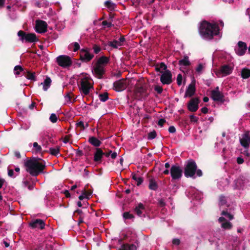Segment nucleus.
Instances as JSON below:
<instances>
[{"label":"nucleus","mask_w":250,"mask_h":250,"mask_svg":"<svg viewBox=\"0 0 250 250\" xmlns=\"http://www.w3.org/2000/svg\"><path fill=\"white\" fill-rule=\"evenodd\" d=\"M49 119L52 123H55L57 121L58 117L55 114L52 113L51 114Z\"/></svg>","instance_id":"nucleus-39"},{"label":"nucleus","mask_w":250,"mask_h":250,"mask_svg":"<svg viewBox=\"0 0 250 250\" xmlns=\"http://www.w3.org/2000/svg\"><path fill=\"white\" fill-rule=\"evenodd\" d=\"M201 36L207 40H211L213 36L219 35L218 26L214 23H210L206 21L201 23L199 27Z\"/></svg>","instance_id":"nucleus-1"},{"label":"nucleus","mask_w":250,"mask_h":250,"mask_svg":"<svg viewBox=\"0 0 250 250\" xmlns=\"http://www.w3.org/2000/svg\"><path fill=\"white\" fill-rule=\"evenodd\" d=\"M25 77L29 80H34L35 79V74L30 72H27Z\"/></svg>","instance_id":"nucleus-40"},{"label":"nucleus","mask_w":250,"mask_h":250,"mask_svg":"<svg viewBox=\"0 0 250 250\" xmlns=\"http://www.w3.org/2000/svg\"><path fill=\"white\" fill-rule=\"evenodd\" d=\"M65 194L67 197H70V193H69V192L68 191H67V190L65 191Z\"/></svg>","instance_id":"nucleus-63"},{"label":"nucleus","mask_w":250,"mask_h":250,"mask_svg":"<svg viewBox=\"0 0 250 250\" xmlns=\"http://www.w3.org/2000/svg\"><path fill=\"white\" fill-rule=\"evenodd\" d=\"M8 175L10 177H14V171L12 169H10V170H8Z\"/></svg>","instance_id":"nucleus-57"},{"label":"nucleus","mask_w":250,"mask_h":250,"mask_svg":"<svg viewBox=\"0 0 250 250\" xmlns=\"http://www.w3.org/2000/svg\"><path fill=\"white\" fill-rule=\"evenodd\" d=\"M170 173L172 179L178 180L182 177L183 170L178 165H175L171 167Z\"/></svg>","instance_id":"nucleus-7"},{"label":"nucleus","mask_w":250,"mask_h":250,"mask_svg":"<svg viewBox=\"0 0 250 250\" xmlns=\"http://www.w3.org/2000/svg\"><path fill=\"white\" fill-rule=\"evenodd\" d=\"M93 57V55L90 52V50L88 48L83 49L80 51V58L83 62H89Z\"/></svg>","instance_id":"nucleus-9"},{"label":"nucleus","mask_w":250,"mask_h":250,"mask_svg":"<svg viewBox=\"0 0 250 250\" xmlns=\"http://www.w3.org/2000/svg\"><path fill=\"white\" fill-rule=\"evenodd\" d=\"M165 123H166V120L163 119H161L159 120V121L158 122V125L162 127Z\"/></svg>","instance_id":"nucleus-51"},{"label":"nucleus","mask_w":250,"mask_h":250,"mask_svg":"<svg viewBox=\"0 0 250 250\" xmlns=\"http://www.w3.org/2000/svg\"><path fill=\"white\" fill-rule=\"evenodd\" d=\"M208 109L206 107H203L202 108V111L204 113H206L208 112Z\"/></svg>","instance_id":"nucleus-59"},{"label":"nucleus","mask_w":250,"mask_h":250,"mask_svg":"<svg viewBox=\"0 0 250 250\" xmlns=\"http://www.w3.org/2000/svg\"><path fill=\"white\" fill-rule=\"evenodd\" d=\"M124 41V38L121 37L118 40L109 42L108 45L114 48H118L123 45Z\"/></svg>","instance_id":"nucleus-23"},{"label":"nucleus","mask_w":250,"mask_h":250,"mask_svg":"<svg viewBox=\"0 0 250 250\" xmlns=\"http://www.w3.org/2000/svg\"><path fill=\"white\" fill-rule=\"evenodd\" d=\"M179 64L180 65V69L184 71V69H186V67L190 65V62L189 61L188 58L187 56L179 61Z\"/></svg>","instance_id":"nucleus-21"},{"label":"nucleus","mask_w":250,"mask_h":250,"mask_svg":"<svg viewBox=\"0 0 250 250\" xmlns=\"http://www.w3.org/2000/svg\"><path fill=\"white\" fill-rule=\"evenodd\" d=\"M199 101L197 99L191 100L188 105V109L192 112L196 111L198 108Z\"/></svg>","instance_id":"nucleus-20"},{"label":"nucleus","mask_w":250,"mask_h":250,"mask_svg":"<svg viewBox=\"0 0 250 250\" xmlns=\"http://www.w3.org/2000/svg\"><path fill=\"white\" fill-rule=\"evenodd\" d=\"M93 49L95 53L97 54L101 51V48L100 46L95 44L93 47Z\"/></svg>","instance_id":"nucleus-44"},{"label":"nucleus","mask_w":250,"mask_h":250,"mask_svg":"<svg viewBox=\"0 0 250 250\" xmlns=\"http://www.w3.org/2000/svg\"><path fill=\"white\" fill-rule=\"evenodd\" d=\"M110 152H111V151L104 152L100 148H97L96 152L94 153V160L95 162L101 161L103 155H104L106 157H108L110 156Z\"/></svg>","instance_id":"nucleus-11"},{"label":"nucleus","mask_w":250,"mask_h":250,"mask_svg":"<svg viewBox=\"0 0 250 250\" xmlns=\"http://www.w3.org/2000/svg\"><path fill=\"white\" fill-rule=\"evenodd\" d=\"M104 67L96 63L93 71L94 74L98 78H101L105 72Z\"/></svg>","instance_id":"nucleus-12"},{"label":"nucleus","mask_w":250,"mask_h":250,"mask_svg":"<svg viewBox=\"0 0 250 250\" xmlns=\"http://www.w3.org/2000/svg\"><path fill=\"white\" fill-rule=\"evenodd\" d=\"M4 182V180L3 179H0V188H1V187L3 185Z\"/></svg>","instance_id":"nucleus-61"},{"label":"nucleus","mask_w":250,"mask_h":250,"mask_svg":"<svg viewBox=\"0 0 250 250\" xmlns=\"http://www.w3.org/2000/svg\"><path fill=\"white\" fill-rule=\"evenodd\" d=\"M195 79L193 77L191 79V82L186 91L185 97H191L194 94L195 92Z\"/></svg>","instance_id":"nucleus-10"},{"label":"nucleus","mask_w":250,"mask_h":250,"mask_svg":"<svg viewBox=\"0 0 250 250\" xmlns=\"http://www.w3.org/2000/svg\"><path fill=\"white\" fill-rule=\"evenodd\" d=\"M165 166L166 168H168L170 167V165L168 163H167L165 164Z\"/></svg>","instance_id":"nucleus-64"},{"label":"nucleus","mask_w":250,"mask_h":250,"mask_svg":"<svg viewBox=\"0 0 250 250\" xmlns=\"http://www.w3.org/2000/svg\"><path fill=\"white\" fill-rule=\"evenodd\" d=\"M23 71V68L20 65H17L14 68V73L15 75L20 74V72Z\"/></svg>","instance_id":"nucleus-35"},{"label":"nucleus","mask_w":250,"mask_h":250,"mask_svg":"<svg viewBox=\"0 0 250 250\" xmlns=\"http://www.w3.org/2000/svg\"><path fill=\"white\" fill-rule=\"evenodd\" d=\"M161 82L164 84H168L171 82V75L170 71L167 70L162 74Z\"/></svg>","instance_id":"nucleus-13"},{"label":"nucleus","mask_w":250,"mask_h":250,"mask_svg":"<svg viewBox=\"0 0 250 250\" xmlns=\"http://www.w3.org/2000/svg\"><path fill=\"white\" fill-rule=\"evenodd\" d=\"M204 67V65L203 64L200 63L197 67L196 71L197 72L200 74L203 72Z\"/></svg>","instance_id":"nucleus-41"},{"label":"nucleus","mask_w":250,"mask_h":250,"mask_svg":"<svg viewBox=\"0 0 250 250\" xmlns=\"http://www.w3.org/2000/svg\"><path fill=\"white\" fill-rule=\"evenodd\" d=\"M226 203V198L225 197L220 196L219 198V204L221 205L224 204Z\"/></svg>","instance_id":"nucleus-47"},{"label":"nucleus","mask_w":250,"mask_h":250,"mask_svg":"<svg viewBox=\"0 0 250 250\" xmlns=\"http://www.w3.org/2000/svg\"><path fill=\"white\" fill-rule=\"evenodd\" d=\"M197 166L194 161L192 160L189 161L185 168V175L187 177H192L194 176L195 174L198 176H201L202 175V171L200 169L197 170Z\"/></svg>","instance_id":"nucleus-4"},{"label":"nucleus","mask_w":250,"mask_h":250,"mask_svg":"<svg viewBox=\"0 0 250 250\" xmlns=\"http://www.w3.org/2000/svg\"><path fill=\"white\" fill-rule=\"evenodd\" d=\"M91 194V192L90 191H86L85 190L82 191V194L79 196V199L80 200H82L84 199H89L90 196Z\"/></svg>","instance_id":"nucleus-29"},{"label":"nucleus","mask_w":250,"mask_h":250,"mask_svg":"<svg viewBox=\"0 0 250 250\" xmlns=\"http://www.w3.org/2000/svg\"><path fill=\"white\" fill-rule=\"evenodd\" d=\"M18 35L22 42L25 41L26 42H33L38 41L36 35L33 33L25 34L23 31H20Z\"/></svg>","instance_id":"nucleus-6"},{"label":"nucleus","mask_w":250,"mask_h":250,"mask_svg":"<svg viewBox=\"0 0 250 250\" xmlns=\"http://www.w3.org/2000/svg\"><path fill=\"white\" fill-rule=\"evenodd\" d=\"M30 225L33 228H38L42 229L44 227V222L41 219H37L35 221L31 222Z\"/></svg>","instance_id":"nucleus-22"},{"label":"nucleus","mask_w":250,"mask_h":250,"mask_svg":"<svg viewBox=\"0 0 250 250\" xmlns=\"http://www.w3.org/2000/svg\"><path fill=\"white\" fill-rule=\"evenodd\" d=\"M167 66L164 63H161L159 64H157L155 66V69L157 71H159L161 73H164L167 71Z\"/></svg>","instance_id":"nucleus-28"},{"label":"nucleus","mask_w":250,"mask_h":250,"mask_svg":"<svg viewBox=\"0 0 250 250\" xmlns=\"http://www.w3.org/2000/svg\"><path fill=\"white\" fill-rule=\"evenodd\" d=\"M138 247L137 243L131 245L126 244L123 245L119 250H137Z\"/></svg>","instance_id":"nucleus-24"},{"label":"nucleus","mask_w":250,"mask_h":250,"mask_svg":"<svg viewBox=\"0 0 250 250\" xmlns=\"http://www.w3.org/2000/svg\"><path fill=\"white\" fill-rule=\"evenodd\" d=\"M149 187L150 189L155 190L157 188V184L153 180H150L149 182Z\"/></svg>","instance_id":"nucleus-33"},{"label":"nucleus","mask_w":250,"mask_h":250,"mask_svg":"<svg viewBox=\"0 0 250 250\" xmlns=\"http://www.w3.org/2000/svg\"><path fill=\"white\" fill-rule=\"evenodd\" d=\"M132 178L137 182V185L138 186L140 185L143 182V180L141 178L137 177L135 175H133L132 176Z\"/></svg>","instance_id":"nucleus-37"},{"label":"nucleus","mask_w":250,"mask_h":250,"mask_svg":"<svg viewBox=\"0 0 250 250\" xmlns=\"http://www.w3.org/2000/svg\"><path fill=\"white\" fill-rule=\"evenodd\" d=\"M26 169L32 176H37L43 171L45 167V162L40 159L33 158L24 162Z\"/></svg>","instance_id":"nucleus-2"},{"label":"nucleus","mask_w":250,"mask_h":250,"mask_svg":"<svg viewBox=\"0 0 250 250\" xmlns=\"http://www.w3.org/2000/svg\"><path fill=\"white\" fill-rule=\"evenodd\" d=\"M190 119L191 122L196 123L198 121L197 117L193 115L190 116Z\"/></svg>","instance_id":"nucleus-48"},{"label":"nucleus","mask_w":250,"mask_h":250,"mask_svg":"<svg viewBox=\"0 0 250 250\" xmlns=\"http://www.w3.org/2000/svg\"><path fill=\"white\" fill-rule=\"evenodd\" d=\"M80 48V45L78 43L75 42L74 44V51H77Z\"/></svg>","instance_id":"nucleus-50"},{"label":"nucleus","mask_w":250,"mask_h":250,"mask_svg":"<svg viewBox=\"0 0 250 250\" xmlns=\"http://www.w3.org/2000/svg\"><path fill=\"white\" fill-rule=\"evenodd\" d=\"M155 90L158 93H161L162 91H163V89L160 86H158V85H157L155 86Z\"/></svg>","instance_id":"nucleus-49"},{"label":"nucleus","mask_w":250,"mask_h":250,"mask_svg":"<svg viewBox=\"0 0 250 250\" xmlns=\"http://www.w3.org/2000/svg\"><path fill=\"white\" fill-rule=\"evenodd\" d=\"M99 98L101 101L105 102L108 99V95L106 93L99 95Z\"/></svg>","instance_id":"nucleus-38"},{"label":"nucleus","mask_w":250,"mask_h":250,"mask_svg":"<svg viewBox=\"0 0 250 250\" xmlns=\"http://www.w3.org/2000/svg\"><path fill=\"white\" fill-rule=\"evenodd\" d=\"M65 100L67 102L70 101L71 100V97L69 94H67L65 96Z\"/></svg>","instance_id":"nucleus-58"},{"label":"nucleus","mask_w":250,"mask_h":250,"mask_svg":"<svg viewBox=\"0 0 250 250\" xmlns=\"http://www.w3.org/2000/svg\"><path fill=\"white\" fill-rule=\"evenodd\" d=\"M221 215L222 216L218 219L221 227L225 229H230L232 227V225L231 223L228 221V220H231L233 219V215L225 211H222Z\"/></svg>","instance_id":"nucleus-5"},{"label":"nucleus","mask_w":250,"mask_h":250,"mask_svg":"<svg viewBox=\"0 0 250 250\" xmlns=\"http://www.w3.org/2000/svg\"><path fill=\"white\" fill-rule=\"evenodd\" d=\"M182 82V76L181 74H179L177 77V83L179 85H181Z\"/></svg>","instance_id":"nucleus-45"},{"label":"nucleus","mask_w":250,"mask_h":250,"mask_svg":"<svg viewBox=\"0 0 250 250\" xmlns=\"http://www.w3.org/2000/svg\"><path fill=\"white\" fill-rule=\"evenodd\" d=\"M50 152L52 155L57 156L59 154V150L58 147L50 148Z\"/></svg>","instance_id":"nucleus-34"},{"label":"nucleus","mask_w":250,"mask_h":250,"mask_svg":"<svg viewBox=\"0 0 250 250\" xmlns=\"http://www.w3.org/2000/svg\"><path fill=\"white\" fill-rule=\"evenodd\" d=\"M47 24L42 21H36V30L40 33H44L46 30Z\"/></svg>","instance_id":"nucleus-16"},{"label":"nucleus","mask_w":250,"mask_h":250,"mask_svg":"<svg viewBox=\"0 0 250 250\" xmlns=\"http://www.w3.org/2000/svg\"><path fill=\"white\" fill-rule=\"evenodd\" d=\"M211 98L214 101H222L223 96L222 94L219 91L218 87H216L214 90L212 91Z\"/></svg>","instance_id":"nucleus-19"},{"label":"nucleus","mask_w":250,"mask_h":250,"mask_svg":"<svg viewBox=\"0 0 250 250\" xmlns=\"http://www.w3.org/2000/svg\"><path fill=\"white\" fill-rule=\"evenodd\" d=\"M4 1H5V0H0V7H1L3 6Z\"/></svg>","instance_id":"nucleus-60"},{"label":"nucleus","mask_w":250,"mask_h":250,"mask_svg":"<svg viewBox=\"0 0 250 250\" xmlns=\"http://www.w3.org/2000/svg\"><path fill=\"white\" fill-rule=\"evenodd\" d=\"M104 5L110 11H112L116 8L115 4L109 1H105Z\"/></svg>","instance_id":"nucleus-31"},{"label":"nucleus","mask_w":250,"mask_h":250,"mask_svg":"<svg viewBox=\"0 0 250 250\" xmlns=\"http://www.w3.org/2000/svg\"><path fill=\"white\" fill-rule=\"evenodd\" d=\"M247 49V46L245 43L239 42L238 46L235 48V50L236 54L239 56L243 55Z\"/></svg>","instance_id":"nucleus-17"},{"label":"nucleus","mask_w":250,"mask_h":250,"mask_svg":"<svg viewBox=\"0 0 250 250\" xmlns=\"http://www.w3.org/2000/svg\"><path fill=\"white\" fill-rule=\"evenodd\" d=\"M237 162L238 164H242L244 163V159L241 157H239L237 159Z\"/></svg>","instance_id":"nucleus-52"},{"label":"nucleus","mask_w":250,"mask_h":250,"mask_svg":"<svg viewBox=\"0 0 250 250\" xmlns=\"http://www.w3.org/2000/svg\"><path fill=\"white\" fill-rule=\"evenodd\" d=\"M89 142L94 146H98L100 145V142L95 137H91L89 139Z\"/></svg>","instance_id":"nucleus-32"},{"label":"nucleus","mask_w":250,"mask_h":250,"mask_svg":"<svg viewBox=\"0 0 250 250\" xmlns=\"http://www.w3.org/2000/svg\"><path fill=\"white\" fill-rule=\"evenodd\" d=\"M156 136V133L155 131L151 132L148 134V138L150 139H154Z\"/></svg>","instance_id":"nucleus-46"},{"label":"nucleus","mask_w":250,"mask_h":250,"mask_svg":"<svg viewBox=\"0 0 250 250\" xmlns=\"http://www.w3.org/2000/svg\"><path fill=\"white\" fill-rule=\"evenodd\" d=\"M79 88L81 92L85 95L93 89V81L88 75H83L81 77Z\"/></svg>","instance_id":"nucleus-3"},{"label":"nucleus","mask_w":250,"mask_h":250,"mask_svg":"<svg viewBox=\"0 0 250 250\" xmlns=\"http://www.w3.org/2000/svg\"><path fill=\"white\" fill-rule=\"evenodd\" d=\"M163 173L165 174H168L169 173V171L168 169H166L163 171Z\"/></svg>","instance_id":"nucleus-62"},{"label":"nucleus","mask_w":250,"mask_h":250,"mask_svg":"<svg viewBox=\"0 0 250 250\" xmlns=\"http://www.w3.org/2000/svg\"><path fill=\"white\" fill-rule=\"evenodd\" d=\"M51 80L49 77H46L43 83L41 84L43 85V89L46 91L50 86Z\"/></svg>","instance_id":"nucleus-27"},{"label":"nucleus","mask_w":250,"mask_h":250,"mask_svg":"<svg viewBox=\"0 0 250 250\" xmlns=\"http://www.w3.org/2000/svg\"><path fill=\"white\" fill-rule=\"evenodd\" d=\"M33 148L36 152H39L42 150L41 146L37 142L33 143Z\"/></svg>","instance_id":"nucleus-36"},{"label":"nucleus","mask_w":250,"mask_h":250,"mask_svg":"<svg viewBox=\"0 0 250 250\" xmlns=\"http://www.w3.org/2000/svg\"><path fill=\"white\" fill-rule=\"evenodd\" d=\"M110 156H111V158L115 159L117 156V153L116 152H112L110 153Z\"/></svg>","instance_id":"nucleus-54"},{"label":"nucleus","mask_w":250,"mask_h":250,"mask_svg":"<svg viewBox=\"0 0 250 250\" xmlns=\"http://www.w3.org/2000/svg\"><path fill=\"white\" fill-rule=\"evenodd\" d=\"M77 126L81 127L83 129L85 128V127H87L88 124L86 123H84L83 122H79L77 123Z\"/></svg>","instance_id":"nucleus-43"},{"label":"nucleus","mask_w":250,"mask_h":250,"mask_svg":"<svg viewBox=\"0 0 250 250\" xmlns=\"http://www.w3.org/2000/svg\"><path fill=\"white\" fill-rule=\"evenodd\" d=\"M172 243L174 245H178L180 244V240L178 239H174L172 240Z\"/></svg>","instance_id":"nucleus-55"},{"label":"nucleus","mask_w":250,"mask_h":250,"mask_svg":"<svg viewBox=\"0 0 250 250\" xmlns=\"http://www.w3.org/2000/svg\"><path fill=\"white\" fill-rule=\"evenodd\" d=\"M109 58L105 56L100 57L96 63L105 67L109 62Z\"/></svg>","instance_id":"nucleus-25"},{"label":"nucleus","mask_w":250,"mask_h":250,"mask_svg":"<svg viewBox=\"0 0 250 250\" xmlns=\"http://www.w3.org/2000/svg\"><path fill=\"white\" fill-rule=\"evenodd\" d=\"M58 64L63 67H66L71 64V60L70 57L65 55H61L57 58Z\"/></svg>","instance_id":"nucleus-8"},{"label":"nucleus","mask_w":250,"mask_h":250,"mask_svg":"<svg viewBox=\"0 0 250 250\" xmlns=\"http://www.w3.org/2000/svg\"><path fill=\"white\" fill-rule=\"evenodd\" d=\"M168 131L170 133H173L176 131V129L173 126H171L168 128Z\"/></svg>","instance_id":"nucleus-53"},{"label":"nucleus","mask_w":250,"mask_h":250,"mask_svg":"<svg viewBox=\"0 0 250 250\" xmlns=\"http://www.w3.org/2000/svg\"><path fill=\"white\" fill-rule=\"evenodd\" d=\"M240 141L242 146L244 147H248L250 144V134L249 132L243 134Z\"/></svg>","instance_id":"nucleus-15"},{"label":"nucleus","mask_w":250,"mask_h":250,"mask_svg":"<svg viewBox=\"0 0 250 250\" xmlns=\"http://www.w3.org/2000/svg\"><path fill=\"white\" fill-rule=\"evenodd\" d=\"M103 25L104 26H107V27H109L110 25H111V23L110 22H108L107 21H103Z\"/></svg>","instance_id":"nucleus-56"},{"label":"nucleus","mask_w":250,"mask_h":250,"mask_svg":"<svg viewBox=\"0 0 250 250\" xmlns=\"http://www.w3.org/2000/svg\"><path fill=\"white\" fill-rule=\"evenodd\" d=\"M126 86V83L125 80H120L114 83V88L118 92L124 90Z\"/></svg>","instance_id":"nucleus-18"},{"label":"nucleus","mask_w":250,"mask_h":250,"mask_svg":"<svg viewBox=\"0 0 250 250\" xmlns=\"http://www.w3.org/2000/svg\"><path fill=\"white\" fill-rule=\"evenodd\" d=\"M123 217L125 219H132L133 218V215L128 212H125L123 214Z\"/></svg>","instance_id":"nucleus-42"},{"label":"nucleus","mask_w":250,"mask_h":250,"mask_svg":"<svg viewBox=\"0 0 250 250\" xmlns=\"http://www.w3.org/2000/svg\"><path fill=\"white\" fill-rule=\"evenodd\" d=\"M145 208L144 205L142 203H139L135 207L134 211L138 216H140L145 210Z\"/></svg>","instance_id":"nucleus-26"},{"label":"nucleus","mask_w":250,"mask_h":250,"mask_svg":"<svg viewBox=\"0 0 250 250\" xmlns=\"http://www.w3.org/2000/svg\"><path fill=\"white\" fill-rule=\"evenodd\" d=\"M232 67L228 65H224L221 67L218 75V77H223L230 74L232 71Z\"/></svg>","instance_id":"nucleus-14"},{"label":"nucleus","mask_w":250,"mask_h":250,"mask_svg":"<svg viewBox=\"0 0 250 250\" xmlns=\"http://www.w3.org/2000/svg\"><path fill=\"white\" fill-rule=\"evenodd\" d=\"M241 76L243 79H247L250 77V69L244 68L241 71Z\"/></svg>","instance_id":"nucleus-30"}]
</instances>
